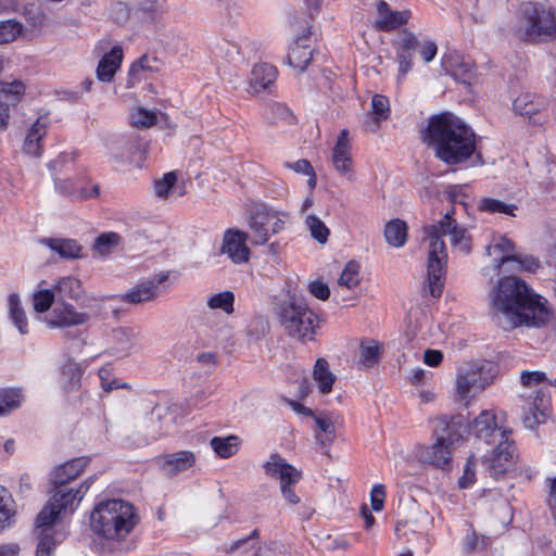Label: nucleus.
<instances>
[{"label": "nucleus", "instance_id": "a18cd8bd", "mask_svg": "<svg viewBox=\"0 0 556 556\" xmlns=\"http://www.w3.org/2000/svg\"><path fill=\"white\" fill-rule=\"evenodd\" d=\"M266 118L270 124H294V116L292 112L281 103H274L267 108Z\"/></svg>", "mask_w": 556, "mask_h": 556}, {"label": "nucleus", "instance_id": "2f4dec72", "mask_svg": "<svg viewBox=\"0 0 556 556\" xmlns=\"http://www.w3.org/2000/svg\"><path fill=\"white\" fill-rule=\"evenodd\" d=\"M313 379L321 394H329L332 391V387L337 380V377L330 370L327 359L323 357L316 359L313 369Z\"/></svg>", "mask_w": 556, "mask_h": 556}, {"label": "nucleus", "instance_id": "864d4df0", "mask_svg": "<svg viewBox=\"0 0 556 556\" xmlns=\"http://www.w3.org/2000/svg\"><path fill=\"white\" fill-rule=\"evenodd\" d=\"M305 224L313 239L321 244L327 242L330 231L320 218L315 215H308Z\"/></svg>", "mask_w": 556, "mask_h": 556}, {"label": "nucleus", "instance_id": "c03bdc74", "mask_svg": "<svg viewBox=\"0 0 556 556\" xmlns=\"http://www.w3.org/2000/svg\"><path fill=\"white\" fill-rule=\"evenodd\" d=\"M25 92V85L21 80L0 83V97L9 104L15 105L20 102Z\"/></svg>", "mask_w": 556, "mask_h": 556}, {"label": "nucleus", "instance_id": "20e7f679", "mask_svg": "<svg viewBox=\"0 0 556 556\" xmlns=\"http://www.w3.org/2000/svg\"><path fill=\"white\" fill-rule=\"evenodd\" d=\"M454 211H447L444 216L433 225L424 228L428 248V282L429 292L433 298H439L443 290V277L447 260V251L443 236H450L452 245L458 248L463 253L471 251V239L466 228L460 227L453 218Z\"/></svg>", "mask_w": 556, "mask_h": 556}, {"label": "nucleus", "instance_id": "5701e85b", "mask_svg": "<svg viewBox=\"0 0 556 556\" xmlns=\"http://www.w3.org/2000/svg\"><path fill=\"white\" fill-rule=\"evenodd\" d=\"M122 61L123 49L121 46H114L100 59L96 71L97 78L102 83H111L119 70Z\"/></svg>", "mask_w": 556, "mask_h": 556}, {"label": "nucleus", "instance_id": "bb28decb", "mask_svg": "<svg viewBox=\"0 0 556 556\" xmlns=\"http://www.w3.org/2000/svg\"><path fill=\"white\" fill-rule=\"evenodd\" d=\"M160 290L155 282L143 281L132 287L128 292L117 296L122 302L129 304H141L155 300Z\"/></svg>", "mask_w": 556, "mask_h": 556}, {"label": "nucleus", "instance_id": "37998d69", "mask_svg": "<svg viewBox=\"0 0 556 556\" xmlns=\"http://www.w3.org/2000/svg\"><path fill=\"white\" fill-rule=\"evenodd\" d=\"M540 267V262L532 255L514 253L506 271L509 273H534Z\"/></svg>", "mask_w": 556, "mask_h": 556}, {"label": "nucleus", "instance_id": "4c0bfd02", "mask_svg": "<svg viewBox=\"0 0 556 556\" xmlns=\"http://www.w3.org/2000/svg\"><path fill=\"white\" fill-rule=\"evenodd\" d=\"M166 11L164 0H140L136 14L146 22H154L159 20Z\"/></svg>", "mask_w": 556, "mask_h": 556}, {"label": "nucleus", "instance_id": "4d7b16f0", "mask_svg": "<svg viewBox=\"0 0 556 556\" xmlns=\"http://www.w3.org/2000/svg\"><path fill=\"white\" fill-rule=\"evenodd\" d=\"M118 241L119 236L115 232L102 233L96 239L93 248L101 255H106L113 247L117 245Z\"/></svg>", "mask_w": 556, "mask_h": 556}, {"label": "nucleus", "instance_id": "412c9836", "mask_svg": "<svg viewBox=\"0 0 556 556\" xmlns=\"http://www.w3.org/2000/svg\"><path fill=\"white\" fill-rule=\"evenodd\" d=\"M515 253L514 242L506 237L494 238L486 247V254L492 257L493 268L497 275L503 266H508Z\"/></svg>", "mask_w": 556, "mask_h": 556}, {"label": "nucleus", "instance_id": "6e6552de", "mask_svg": "<svg viewBox=\"0 0 556 556\" xmlns=\"http://www.w3.org/2000/svg\"><path fill=\"white\" fill-rule=\"evenodd\" d=\"M264 469L267 476L279 481L281 495L289 504L296 505L300 503V497L292 486L301 480V470L288 464L278 454L269 456V459L264 464Z\"/></svg>", "mask_w": 556, "mask_h": 556}, {"label": "nucleus", "instance_id": "69168bd1", "mask_svg": "<svg viewBox=\"0 0 556 556\" xmlns=\"http://www.w3.org/2000/svg\"><path fill=\"white\" fill-rule=\"evenodd\" d=\"M396 56L399 61L397 81L401 83L413 67V53L396 51Z\"/></svg>", "mask_w": 556, "mask_h": 556}, {"label": "nucleus", "instance_id": "e433bc0d", "mask_svg": "<svg viewBox=\"0 0 556 556\" xmlns=\"http://www.w3.org/2000/svg\"><path fill=\"white\" fill-rule=\"evenodd\" d=\"M387 242L394 248H401L407 240V225L404 220L395 218L390 220L384 228Z\"/></svg>", "mask_w": 556, "mask_h": 556}, {"label": "nucleus", "instance_id": "c85d7f7f", "mask_svg": "<svg viewBox=\"0 0 556 556\" xmlns=\"http://www.w3.org/2000/svg\"><path fill=\"white\" fill-rule=\"evenodd\" d=\"M59 301L65 299L78 302L85 294L81 281L74 276H64L59 278L53 285Z\"/></svg>", "mask_w": 556, "mask_h": 556}, {"label": "nucleus", "instance_id": "a878e982", "mask_svg": "<svg viewBox=\"0 0 556 556\" xmlns=\"http://www.w3.org/2000/svg\"><path fill=\"white\" fill-rule=\"evenodd\" d=\"M89 458L78 457L59 466L51 475V483H70L87 467Z\"/></svg>", "mask_w": 556, "mask_h": 556}, {"label": "nucleus", "instance_id": "423d86ee", "mask_svg": "<svg viewBox=\"0 0 556 556\" xmlns=\"http://www.w3.org/2000/svg\"><path fill=\"white\" fill-rule=\"evenodd\" d=\"M515 35L527 42L539 43L556 39V9L529 1L520 5Z\"/></svg>", "mask_w": 556, "mask_h": 556}, {"label": "nucleus", "instance_id": "393cba45", "mask_svg": "<svg viewBox=\"0 0 556 556\" xmlns=\"http://www.w3.org/2000/svg\"><path fill=\"white\" fill-rule=\"evenodd\" d=\"M48 123L38 118L27 130L23 151L24 153L39 157L42 153V139L47 134Z\"/></svg>", "mask_w": 556, "mask_h": 556}, {"label": "nucleus", "instance_id": "de8ad7c7", "mask_svg": "<svg viewBox=\"0 0 556 556\" xmlns=\"http://www.w3.org/2000/svg\"><path fill=\"white\" fill-rule=\"evenodd\" d=\"M14 514L12 497L4 488L0 486V531L11 525Z\"/></svg>", "mask_w": 556, "mask_h": 556}, {"label": "nucleus", "instance_id": "0eeeda50", "mask_svg": "<svg viewBox=\"0 0 556 556\" xmlns=\"http://www.w3.org/2000/svg\"><path fill=\"white\" fill-rule=\"evenodd\" d=\"M94 478L89 477L77 489L70 488L68 483H52L53 493L47 505L37 516V525L53 526L59 519L61 513H73L80 503Z\"/></svg>", "mask_w": 556, "mask_h": 556}, {"label": "nucleus", "instance_id": "f257e3e1", "mask_svg": "<svg viewBox=\"0 0 556 556\" xmlns=\"http://www.w3.org/2000/svg\"><path fill=\"white\" fill-rule=\"evenodd\" d=\"M546 303L526 281L514 275L501 278L490 292L491 314L505 329L544 326L551 317Z\"/></svg>", "mask_w": 556, "mask_h": 556}, {"label": "nucleus", "instance_id": "9d476101", "mask_svg": "<svg viewBox=\"0 0 556 556\" xmlns=\"http://www.w3.org/2000/svg\"><path fill=\"white\" fill-rule=\"evenodd\" d=\"M54 189L62 197L73 201H83L99 195V186L91 184L86 168H77L74 176L66 178L54 177Z\"/></svg>", "mask_w": 556, "mask_h": 556}, {"label": "nucleus", "instance_id": "052dcab7", "mask_svg": "<svg viewBox=\"0 0 556 556\" xmlns=\"http://www.w3.org/2000/svg\"><path fill=\"white\" fill-rule=\"evenodd\" d=\"M372 113L376 115V121H384L390 114V104L387 97L382 94H375L371 99Z\"/></svg>", "mask_w": 556, "mask_h": 556}, {"label": "nucleus", "instance_id": "b1692460", "mask_svg": "<svg viewBox=\"0 0 556 556\" xmlns=\"http://www.w3.org/2000/svg\"><path fill=\"white\" fill-rule=\"evenodd\" d=\"M547 402L545 394L541 392L536 393L533 401H530V399L525 401L521 416L525 427L534 429L541 422L539 415L543 418L545 417Z\"/></svg>", "mask_w": 556, "mask_h": 556}, {"label": "nucleus", "instance_id": "09e8293b", "mask_svg": "<svg viewBox=\"0 0 556 556\" xmlns=\"http://www.w3.org/2000/svg\"><path fill=\"white\" fill-rule=\"evenodd\" d=\"M479 210L482 212H486L490 214H505L509 216H515V211L517 210L516 204H508L501 200L493 198H484L479 203Z\"/></svg>", "mask_w": 556, "mask_h": 556}, {"label": "nucleus", "instance_id": "f3484780", "mask_svg": "<svg viewBox=\"0 0 556 556\" xmlns=\"http://www.w3.org/2000/svg\"><path fill=\"white\" fill-rule=\"evenodd\" d=\"M455 448L434 439L430 445H420L416 450L419 462L431 465L435 468L447 469L451 465L452 454Z\"/></svg>", "mask_w": 556, "mask_h": 556}, {"label": "nucleus", "instance_id": "4468645a", "mask_svg": "<svg viewBox=\"0 0 556 556\" xmlns=\"http://www.w3.org/2000/svg\"><path fill=\"white\" fill-rule=\"evenodd\" d=\"M331 162L339 175L343 176L350 182L355 180L352 147L348 129L340 131L336 146L332 149Z\"/></svg>", "mask_w": 556, "mask_h": 556}, {"label": "nucleus", "instance_id": "8fccbe9b", "mask_svg": "<svg viewBox=\"0 0 556 556\" xmlns=\"http://www.w3.org/2000/svg\"><path fill=\"white\" fill-rule=\"evenodd\" d=\"M359 269L361 266L356 261L348 262L339 277L338 285L350 290L356 288L361 282Z\"/></svg>", "mask_w": 556, "mask_h": 556}, {"label": "nucleus", "instance_id": "7c9ffc66", "mask_svg": "<svg viewBox=\"0 0 556 556\" xmlns=\"http://www.w3.org/2000/svg\"><path fill=\"white\" fill-rule=\"evenodd\" d=\"M137 342V334L128 328H117L113 330L112 354L118 358L130 354Z\"/></svg>", "mask_w": 556, "mask_h": 556}, {"label": "nucleus", "instance_id": "f03ea898", "mask_svg": "<svg viewBox=\"0 0 556 556\" xmlns=\"http://www.w3.org/2000/svg\"><path fill=\"white\" fill-rule=\"evenodd\" d=\"M136 507L124 500L102 501L91 511L90 527L102 542L99 545L102 554L129 552L134 542L129 539L139 522Z\"/></svg>", "mask_w": 556, "mask_h": 556}, {"label": "nucleus", "instance_id": "aec40b11", "mask_svg": "<svg viewBox=\"0 0 556 556\" xmlns=\"http://www.w3.org/2000/svg\"><path fill=\"white\" fill-rule=\"evenodd\" d=\"M377 12L378 17L375 21V27L382 31H390L405 25L412 16L409 10H391L390 5L383 0L379 1Z\"/></svg>", "mask_w": 556, "mask_h": 556}, {"label": "nucleus", "instance_id": "ddd939ff", "mask_svg": "<svg viewBox=\"0 0 556 556\" xmlns=\"http://www.w3.org/2000/svg\"><path fill=\"white\" fill-rule=\"evenodd\" d=\"M467 426L462 415L450 417L442 415L432 420V435L434 439L453 448L464 438Z\"/></svg>", "mask_w": 556, "mask_h": 556}, {"label": "nucleus", "instance_id": "f8f14e48", "mask_svg": "<svg viewBox=\"0 0 556 556\" xmlns=\"http://www.w3.org/2000/svg\"><path fill=\"white\" fill-rule=\"evenodd\" d=\"M90 319L87 312H79L76 307L66 302L58 301L52 311L45 317L47 327L55 328H72L83 326Z\"/></svg>", "mask_w": 556, "mask_h": 556}, {"label": "nucleus", "instance_id": "6e6d98bb", "mask_svg": "<svg viewBox=\"0 0 556 556\" xmlns=\"http://www.w3.org/2000/svg\"><path fill=\"white\" fill-rule=\"evenodd\" d=\"M177 177L175 173H166L161 179L154 182V192L160 199H167L175 187Z\"/></svg>", "mask_w": 556, "mask_h": 556}, {"label": "nucleus", "instance_id": "680f3d73", "mask_svg": "<svg viewBox=\"0 0 556 556\" xmlns=\"http://www.w3.org/2000/svg\"><path fill=\"white\" fill-rule=\"evenodd\" d=\"M476 467L477 459L473 455L469 456L464 468L463 476L458 480L460 489H467L471 486L476 481Z\"/></svg>", "mask_w": 556, "mask_h": 556}, {"label": "nucleus", "instance_id": "13d9d810", "mask_svg": "<svg viewBox=\"0 0 556 556\" xmlns=\"http://www.w3.org/2000/svg\"><path fill=\"white\" fill-rule=\"evenodd\" d=\"M419 43L416 35L407 29L403 30L396 40L397 51L406 53H414V51L418 50Z\"/></svg>", "mask_w": 556, "mask_h": 556}, {"label": "nucleus", "instance_id": "bf43d9fd", "mask_svg": "<svg viewBox=\"0 0 556 556\" xmlns=\"http://www.w3.org/2000/svg\"><path fill=\"white\" fill-rule=\"evenodd\" d=\"M156 115L152 111L137 109L131 114V124L138 128H147L154 125Z\"/></svg>", "mask_w": 556, "mask_h": 556}, {"label": "nucleus", "instance_id": "6ab92c4d", "mask_svg": "<svg viewBox=\"0 0 556 556\" xmlns=\"http://www.w3.org/2000/svg\"><path fill=\"white\" fill-rule=\"evenodd\" d=\"M488 384L480 371L473 368L460 369L456 377V395L460 401H468L484 390Z\"/></svg>", "mask_w": 556, "mask_h": 556}, {"label": "nucleus", "instance_id": "e2e57ef3", "mask_svg": "<svg viewBox=\"0 0 556 556\" xmlns=\"http://www.w3.org/2000/svg\"><path fill=\"white\" fill-rule=\"evenodd\" d=\"M489 541L486 538H479L475 531L468 533L465 538L464 548L467 553L486 548Z\"/></svg>", "mask_w": 556, "mask_h": 556}, {"label": "nucleus", "instance_id": "473e14b6", "mask_svg": "<svg viewBox=\"0 0 556 556\" xmlns=\"http://www.w3.org/2000/svg\"><path fill=\"white\" fill-rule=\"evenodd\" d=\"M277 78V70L275 66L262 63L254 65L251 73V86L256 92H261L268 88Z\"/></svg>", "mask_w": 556, "mask_h": 556}, {"label": "nucleus", "instance_id": "c9c22d12", "mask_svg": "<svg viewBox=\"0 0 556 556\" xmlns=\"http://www.w3.org/2000/svg\"><path fill=\"white\" fill-rule=\"evenodd\" d=\"M8 309L13 325L17 328L20 333L26 334L28 332V320L18 294L11 293L9 295Z\"/></svg>", "mask_w": 556, "mask_h": 556}, {"label": "nucleus", "instance_id": "cd10ccee", "mask_svg": "<svg viewBox=\"0 0 556 556\" xmlns=\"http://www.w3.org/2000/svg\"><path fill=\"white\" fill-rule=\"evenodd\" d=\"M194 462L192 452L180 451L162 457V469L166 475L174 476L192 467Z\"/></svg>", "mask_w": 556, "mask_h": 556}, {"label": "nucleus", "instance_id": "1a4fd4ad", "mask_svg": "<svg viewBox=\"0 0 556 556\" xmlns=\"http://www.w3.org/2000/svg\"><path fill=\"white\" fill-rule=\"evenodd\" d=\"M248 225L252 243L264 244L269 240L270 235L282 230L285 222L277 212L260 205L251 212Z\"/></svg>", "mask_w": 556, "mask_h": 556}, {"label": "nucleus", "instance_id": "338daca9", "mask_svg": "<svg viewBox=\"0 0 556 556\" xmlns=\"http://www.w3.org/2000/svg\"><path fill=\"white\" fill-rule=\"evenodd\" d=\"M386 498V488L383 484H376L371 489L370 500L371 507L375 511H380L383 508Z\"/></svg>", "mask_w": 556, "mask_h": 556}, {"label": "nucleus", "instance_id": "79ce46f5", "mask_svg": "<svg viewBox=\"0 0 556 556\" xmlns=\"http://www.w3.org/2000/svg\"><path fill=\"white\" fill-rule=\"evenodd\" d=\"M316 440L321 446H329L336 438V428L332 420L328 417L315 416Z\"/></svg>", "mask_w": 556, "mask_h": 556}, {"label": "nucleus", "instance_id": "774afa93", "mask_svg": "<svg viewBox=\"0 0 556 556\" xmlns=\"http://www.w3.org/2000/svg\"><path fill=\"white\" fill-rule=\"evenodd\" d=\"M111 17L117 23H125L130 16V9L125 2L115 3L110 11Z\"/></svg>", "mask_w": 556, "mask_h": 556}, {"label": "nucleus", "instance_id": "c756f323", "mask_svg": "<svg viewBox=\"0 0 556 556\" xmlns=\"http://www.w3.org/2000/svg\"><path fill=\"white\" fill-rule=\"evenodd\" d=\"M41 242L63 258L81 257V245L70 238H46Z\"/></svg>", "mask_w": 556, "mask_h": 556}, {"label": "nucleus", "instance_id": "49530a36", "mask_svg": "<svg viewBox=\"0 0 556 556\" xmlns=\"http://www.w3.org/2000/svg\"><path fill=\"white\" fill-rule=\"evenodd\" d=\"M206 304L212 309H220L226 314L233 313L235 294L231 291H223L207 298Z\"/></svg>", "mask_w": 556, "mask_h": 556}, {"label": "nucleus", "instance_id": "5fc2aeb1", "mask_svg": "<svg viewBox=\"0 0 556 556\" xmlns=\"http://www.w3.org/2000/svg\"><path fill=\"white\" fill-rule=\"evenodd\" d=\"M22 31V25L13 20L0 22V45L13 41Z\"/></svg>", "mask_w": 556, "mask_h": 556}, {"label": "nucleus", "instance_id": "f704fd0d", "mask_svg": "<svg viewBox=\"0 0 556 556\" xmlns=\"http://www.w3.org/2000/svg\"><path fill=\"white\" fill-rule=\"evenodd\" d=\"M106 149L114 159L126 160L130 159L139 148L128 138L115 136L106 140Z\"/></svg>", "mask_w": 556, "mask_h": 556}, {"label": "nucleus", "instance_id": "ea45409f", "mask_svg": "<svg viewBox=\"0 0 556 556\" xmlns=\"http://www.w3.org/2000/svg\"><path fill=\"white\" fill-rule=\"evenodd\" d=\"M45 283V281H41L39 285V289L36 290L31 295V305L36 313H47L52 304L55 301V290L54 288L48 289V288H41V286Z\"/></svg>", "mask_w": 556, "mask_h": 556}, {"label": "nucleus", "instance_id": "dca6fc26", "mask_svg": "<svg viewBox=\"0 0 556 556\" xmlns=\"http://www.w3.org/2000/svg\"><path fill=\"white\" fill-rule=\"evenodd\" d=\"M471 432L477 439L488 444L494 443L497 439L503 441L508 439L506 431H501L496 424V417L491 410H482L470 425Z\"/></svg>", "mask_w": 556, "mask_h": 556}, {"label": "nucleus", "instance_id": "72a5a7b5", "mask_svg": "<svg viewBox=\"0 0 556 556\" xmlns=\"http://www.w3.org/2000/svg\"><path fill=\"white\" fill-rule=\"evenodd\" d=\"M78 151H64L61 152L55 159L50 161L47 166L53 176L71 170L77 172V168H85L77 164Z\"/></svg>", "mask_w": 556, "mask_h": 556}, {"label": "nucleus", "instance_id": "58836bf2", "mask_svg": "<svg viewBox=\"0 0 556 556\" xmlns=\"http://www.w3.org/2000/svg\"><path fill=\"white\" fill-rule=\"evenodd\" d=\"M380 359V348L377 341L366 339L359 345V364L363 368H372Z\"/></svg>", "mask_w": 556, "mask_h": 556}, {"label": "nucleus", "instance_id": "2eb2a0df", "mask_svg": "<svg viewBox=\"0 0 556 556\" xmlns=\"http://www.w3.org/2000/svg\"><path fill=\"white\" fill-rule=\"evenodd\" d=\"M514 458V442L505 439L498 442L491 458L483 459V465L486 466L491 477L498 479L501 476L511 469L515 463Z\"/></svg>", "mask_w": 556, "mask_h": 556}, {"label": "nucleus", "instance_id": "9b49d317", "mask_svg": "<svg viewBox=\"0 0 556 556\" xmlns=\"http://www.w3.org/2000/svg\"><path fill=\"white\" fill-rule=\"evenodd\" d=\"M144 410H150L144 429L146 434L152 440L167 434L176 424L178 413L176 404H150L144 406Z\"/></svg>", "mask_w": 556, "mask_h": 556}, {"label": "nucleus", "instance_id": "a211bd4d", "mask_svg": "<svg viewBox=\"0 0 556 556\" xmlns=\"http://www.w3.org/2000/svg\"><path fill=\"white\" fill-rule=\"evenodd\" d=\"M249 235L238 229H228L224 233L222 253L236 264H242L249 261L250 249L247 245Z\"/></svg>", "mask_w": 556, "mask_h": 556}, {"label": "nucleus", "instance_id": "0e129e2a", "mask_svg": "<svg viewBox=\"0 0 556 556\" xmlns=\"http://www.w3.org/2000/svg\"><path fill=\"white\" fill-rule=\"evenodd\" d=\"M451 75L455 79L467 83L472 77V67L469 62L456 61L454 67L451 70Z\"/></svg>", "mask_w": 556, "mask_h": 556}, {"label": "nucleus", "instance_id": "a19ab883", "mask_svg": "<svg viewBox=\"0 0 556 556\" xmlns=\"http://www.w3.org/2000/svg\"><path fill=\"white\" fill-rule=\"evenodd\" d=\"M240 439L237 435L225 438L214 437L211 440V447L222 458H228L235 455L239 450Z\"/></svg>", "mask_w": 556, "mask_h": 556}, {"label": "nucleus", "instance_id": "3c124183", "mask_svg": "<svg viewBox=\"0 0 556 556\" xmlns=\"http://www.w3.org/2000/svg\"><path fill=\"white\" fill-rule=\"evenodd\" d=\"M39 531V543L37 545L36 556H50L55 547V541L52 535V526H41L36 523Z\"/></svg>", "mask_w": 556, "mask_h": 556}, {"label": "nucleus", "instance_id": "39448f33", "mask_svg": "<svg viewBox=\"0 0 556 556\" xmlns=\"http://www.w3.org/2000/svg\"><path fill=\"white\" fill-rule=\"evenodd\" d=\"M274 313L287 337L301 343L315 341L319 318L305 298L287 292L276 298Z\"/></svg>", "mask_w": 556, "mask_h": 556}, {"label": "nucleus", "instance_id": "7ed1b4c3", "mask_svg": "<svg viewBox=\"0 0 556 556\" xmlns=\"http://www.w3.org/2000/svg\"><path fill=\"white\" fill-rule=\"evenodd\" d=\"M424 142L446 165L462 164L476 152V134L451 113H441L429 119Z\"/></svg>", "mask_w": 556, "mask_h": 556}, {"label": "nucleus", "instance_id": "603ef678", "mask_svg": "<svg viewBox=\"0 0 556 556\" xmlns=\"http://www.w3.org/2000/svg\"><path fill=\"white\" fill-rule=\"evenodd\" d=\"M21 402L22 394L20 390H0V416H4L12 409L17 408L21 405Z\"/></svg>", "mask_w": 556, "mask_h": 556}, {"label": "nucleus", "instance_id": "4be33fe9", "mask_svg": "<svg viewBox=\"0 0 556 556\" xmlns=\"http://www.w3.org/2000/svg\"><path fill=\"white\" fill-rule=\"evenodd\" d=\"M313 58V47L311 45V33L299 36L290 47L287 60L288 64L300 71H304Z\"/></svg>", "mask_w": 556, "mask_h": 556}]
</instances>
